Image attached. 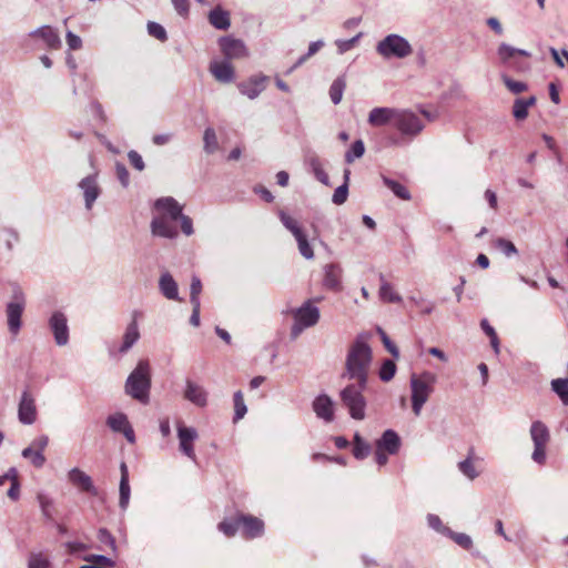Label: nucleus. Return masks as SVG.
<instances>
[{"label": "nucleus", "mask_w": 568, "mask_h": 568, "mask_svg": "<svg viewBox=\"0 0 568 568\" xmlns=\"http://www.w3.org/2000/svg\"><path fill=\"white\" fill-rule=\"evenodd\" d=\"M278 217L284 227L292 233L295 241L297 242L300 254L306 260H312L314 257V251L307 240L305 231L303 230L298 221L292 217L285 211H280Z\"/></svg>", "instance_id": "obj_7"}, {"label": "nucleus", "mask_w": 568, "mask_h": 568, "mask_svg": "<svg viewBox=\"0 0 568 568\" xmlns=\"http://www.w3.org/2000/svg\"><path fill=\"white\" fill-rule=\"evenodd\" d=\"M209 21L214 28L219 30H226L231 26L229 12L222 10L221 8H215L210 12Z\"/></svg>", "instance_id": "obj_33"}, {"label": "nucleus", "mask_w": 568, "mask_h": 568, "mask_svg": "<svg viewBox=\"0 0 568 568\" xmlns=\"http://www.w3.org/2000/svg\"><path fill=\"white\" fill-rule=\"evenodd\" d=\"M437 376L430 371H423L419 374L412 373L409 377L412 409L415 416H419L424 405L434 393Z\"/></svg>", "instance_id": "obj_3"}, {"label": "nucleus", "mask_w": 568, "mask_h": 568, "mask_svg": "<svg viewBox=\"0 0 568 568\" xmlns=\"http://www.w3.org/2000/svg\"><path fill=\"white\" fill-rule=\"evenodd\" d=\"M458 469L470 480H474L478 476V473L476 471L470 458H466L465 460L458 463Z\"/></svg>", "instance_id": "obj_53"}, {"label": "nucleus", "mask_w": 568, "mask_h": 568, "mask_svg": "<svg viewBox=\"0 0 568 568\" xmlns=\"http://www.w3.org/2000/svg\"><path fill=\"white\" fill-rule=\"evenodd\" d=\"M396 373V364L392 359H385L379 369V378L383 382L393 379Z\"/></svg>", "instance_id": "obj_49"}, {"label": "nucleus", "mask_w": 568, "mask_h": 568, "mask_svg": "<svg viewBox=\"0 0 568 568\" xmlns=\"http://www.w3.org/2000/svg\"><path fill=\"white\" fill-rule=\"evenodd\" d=\"M321 317V313L313 301L304 302L298 308L293 311L294 323L291 328V336L298 337L302 332L308 327L315 326Z\"/></svg>", "instance_id": "obj_6"}, {"label": "nucleus", "mask_w": 568, "mask_h": 568, "mask_svg": "<svg viewBox=\"0 0 568 568\" xmlns=\"http://www.w3.org/2000/svg\"><path fill=\"white\" fill-rule=\"evenodd\" d=\"M178 221H180L181 230L186 236H190L194 233L193 222H192L191 217L182 214V216Z\"/></svg>", "instance_id": "obj_62"}, {"label": "nucleus", "mask_w": 568, "mask_h": 568, "mask_svg": "<svg viewBox=\"0 0 568 568\" xmlns=\"http://www.w3.org/2000/svg\"><path fill=\"white\" fill-rule=\"evenodd\" d=\"M106 425L115 433H121L128 425L129 419L123 413H115L106 418Z\"/></svg>", "instance_id": "obj_37"}, {"label": "nucleus", "mask_w": 568, "mask_h": 568, "mask_svg": "<svg viewBox=\"0 0 568 568\" xmlns=\"http://www.w3.org/2000/svg\"><path fill=\"white\" fill-rule=\"evenodd\" d=\"M551 389L558 395L561 403L568 406V379L556 378L551 381Z\"/></svg>", "instance_id": "obj_38"}, {"label": "nucleus", "mask_w": 568, "mask_h": 568, "mask_svg": "<svg viewBox=\"0 0 568 568\" xmlns=\"http://www.w3.org/2000/svg\"><path fill=\"white\" fill-rule=\"evenodd\" d=\"M119 493H120L119 506L122 510H125L129 506L130 496H131V488L129 485V479L120 480Z\"/></svg>", "instance_id": "obj_46"}, {"label": "nucleus", "mask_w": 568, "mask_h": 568, "mask_svg": "<svg viewBox=\"0 0 568 568\" xmlns=\"http://www.w3.org/2000/svg\"><path fill=\"white\" fill-rule=\"evenodd\" d=\"M371 445L366 442L362 445H353V455L356 459H364L371 454Z\"/></svg>", "instance_id": "obj_60"}, {"label": "nucleus", "mask_w": 568, "mask_h": 568, "mask_svg": "<svg viewBox=\"0 0 568 568\" xmlns=\"http://www.w3.org/2000/svg\"><path fill=\"white\" fill-rule=\"evenodd\" d=\"M369 333H361L349 345L345 367L346 375L357 381L361 387H366L368 371L373 361L372 348L368 345Z\"/></svg>", "instance_id": "obj_1"}, {"label": "nucleus", "mask_w": 568, "mask_h": 568, "mask_svg": "<svg viewBox=\"0 0 568 568\" xmlns=\"http://www.w3.org/2000/svg\"><path fill=\"white\" fill-rule=\"evenodd\" d=\"M38 416L36 399L29 389L21 393L18 403V419L23 425H32Z\"/></svg>", "instance_id": "obj_13"}, {"label": "nucleus", "mask_w": 568, "mask_h": 568, "mask_svg": "<svg viewBox=\"0 0 568 568\" xmlns=\"http://www.w3.org/2000/svg\"><path fill=\"white\" fill-rule=\"evenodd\" d=\"M536 103V98L516 99L513 106V115L516 120H524L528 115V108Z\"/></svg>", "instance_id": "obj_34"}, {"label": "nucleus", "mask_w": 568, "mask_h": 568, "mask_svg": "<svg viewBox=\"0 0 568 568\" xmlns=\"http://www.w3.org/2000/svg\"><path fill=\"white\" fill-rule=\"evenodd\" d=\"M28 568H51V556L48 551H31L28 556Z\"/></svg>", "instance_id": "obj_32"}, {"label": "nucleus", "mask_w": 568, "mask_h": 568, "mask_svg": "<svg viewBox=\"0 0 568 568\" xmlns=\"http://www.w3.org/2000/svg\"><path fill=\"white\" fill-rule=\"evenodd\" d=\"M365 145L362 140H356L351 149L345 153V162L353 163L356 159H359L364 155Z\"/></svg>", "instance_id": "obj_44"}, {"label": "nucleus", "mask_w": 568, "mask_h": 568, "mask_svg": "<svg viewBox=\"0 0 568 568\" xmlns=\"http://www.w3.org/2000/svg\"><path fill=\"white\" fill-rule=\"evenodd\" d=\"M364 388L357 383V385L346 386L341 392L343 405L348 409L351 417L358 420L365 418L366 400L362 394Z\"/></svg>", "instance_id": "obj_8"}, {"label": "nucleus", "mask_w": 568, "mask_h": 568, "mask_svg": "<svg viewBox=\"0 0 568 568\" xmlns=\"http://www.w3.org/2000/svg\"><path fill=\"white\" fill-rule=\"evenodd\" d=\"M312 407L317 418L325 423H332L334 420L335 405L328 395L322 394L315 397L312 403Z\"/></svg>", "instance_id": "obj_21"}, {"label": "nucleus", "mask_w": 568, "mask_h": 568, "mask_svg": "<svg viewBox=\"0 0 568 568\" xmlns=\"http://www.w3.org/2000/svg\"><path fill=\"white\" fill-rule=\"evenodd\" d=\"M427 524L432 529H434L435 531L443 536H447L450 531V528L445 526L437 515L428 514Z\"/></svg>", "instance_id": "obj_48"}, {"label": "nucleus", "mask_w": 568, "mask_h": 568, "mask_svg": "<svg viewBox=\"0 0 568 568\" xmlns=\"http://www.w3.org/2000/svg\"><path fill=\"white\" fill-rule=\"evenodd\" d=\"M98 539L101 544L109 546L113 551L115 550V539L105 528H100L98 531Z\"/></svg>", "instance_id": "obj_58"}, {"label": "nucleus", "mask_w": 568, "mask_h": 568, "mask_svg": "<svg viewBox=\"0 0 568 568\" xmlns=\"http://www.w3.org/2000/svg\"><path fill=\"white\" fill-rule=\"evenodd\" d=\"M394 126L402 135L413 139L423 131L425 123L414 112L398 109Z\"/></svg>", "instance_id": "obj_11"}, {"label": "nucleus", "mask_w": 568, "mask_h": 568, "mask_svg": "<svg viewBox=\"0 0 568 568\" xmlns=\"http://www.w3.org/2000/svg\"><path fill=\"white\" fill-rule=\"evenodd\" d=\"M159 290L161 294L171 301H181L179 296V286L170 272L164 271L159 278Z\"/></svg>", "instance_id": "obj_26"}, {"label": "nucleus", "mask_w": 568, "mask_h": 568, "mask_svg": "<svg viewBox=\"0 0 568 568\" xmlns=\"http://www.w3.org/2000/svg\"><path fill=\"white\" fill-rule=\"evenodd\" d=\"M398 109L379 106L368 113L367 122L373 126H383L390 122L395 123Z\"/></svg>", "instance_id": "obj_24"}, {"label": "nucleus", "mask_w": 568, "mask_h": 568, "mask_svg": "<svg viewBox=\"0 0 568 568\" xmlns=\"http://www.w3.org/2000/svg\"><path fill=\"white\" fill-rule=\"evenodd\" d=\"M268 77L258 74L252 75L246 81H242L237 84L241 94L247 97L250 100L256 99L264 90Z\"/></svg>", "instance_id": "obj_20"}, {"label": "nucleus", "mask_w": 568, "mask_h": 568, "mask_svg": "<svg viewBox=\"0 0 568 568\" xmlns=\"http://www.w3.org/2000/svg\"><path fill=\"white\" fill-rule=\"evenodd\" d=\"M128 159L134 169H136L138 171L144 170L145 164H144V161L139 152H136L134 150L129 151Z\"/></svg>", "instance_id": "obj_61"}, {"label": "nucleus", "mask_w": 568, "mask_h": 568, "mask_svg": "<svg viewBox=\"0 0 568 568\" xmlns=\"http://www.w3.org/2000/svg\"><path fill=\"white\" fill-rule=\"evenodd\" d=\"M242 535L247 539L261 537L264 532V523L251 515H240Z\"/></svg>", "instance_id": "obj_23"}, {"label": "nucleus", "mask_w": 568, "mask_h": 568, "mask_svg": "<svg viewBox=\"0 0 568 568\" xmlns=\"http://www.w3.org/2000/svg\"><path fill=\"white\" fill-rule=\"evenodd\" d=\"M209 69L219 82L231 83L235 79L234 68L229 60L212 61Z\"/></svg>", "instance_id": "obj_25"}, {"label": "nucleus", "mask_w": 568, "mask_h": 568, "mask_svg": "<svg viewBox=\"0 0 568 568\" xmlns=\"http://www.w3.org/2000/svg\"><path fill=\"white\" fill-rule=\"evenodd\" d=\"M116 178L123 187H128L130 184V173L125 165L121 162L115 163Z\"/></svg>", "instance_id": "obj_56"}, {"label": "nucleus", "mask_w": 568, "mask_h": 568, "mask_svg": "<svg viewBox=\"0 0 568 568\" xmlns=\"http://www.w3.org/2000/svg\"><path fill=\"white\" fill-rule=\"evenodd\" d=\"M26 306L24 291L18 284H12L10 300L6 304L7 325L12 336H17L22 327V314Z\"/></svg>", "instance_id": "obj_4"}, {"label": "nucleus", "mask_w": 568, "mask_h": 568, "mask_svg": "<svg viewBox=\"0 0 568 568\" xmlns=\"http://www.w3.org/2000/svg\"><path fill=\"white\" fill-rule=\"evenodd\" d=\"M29 36L41 38L44 44L50 49H59L61 47L59 33L50 26H42L31 31Z\"/></svg>", "instance_id": "obj_28"}, {"label": "nucleus", "mask_w": 568, "mask_h": 568, "mask_svg": "<svg viewBox=\"0 0 568 568\" xmlns=\"http://www.w3.org/2000/svg\"><path fill=\"white\" fill-rule=\"evenodd\" d=\"M140 338L139 326L135 320L128 324L122 344L119 348L121 354H125Z\"/></svg>", "instance_id": "obj_30"}, {"label": "nucleus", "mask_w": 568, "mask_h": 568, "mask_svg": "<svg viewBox=\"0 0 568 568\" xmlns=\"http://www.w3.org/2000/svg\"><path fill=\"white\" fill-rule=\"evenodd\" d=\"M204 151L209 154L219 149L217 136L213 128H206L203 134Z\"/></svg>", "instance_id": "obj_41"}, {"label": "nucleus", "mask_w": 568, "mask_h": 568, "mask_svg": "<svg viewBox=\"0 0 568 568\" xmlns=\"http://www.w3.org/2000/svg\"><path fill=\"white\" fill-rule=\"evenodd\" d=\"M494 244L507 257L518 253L515 244L506 239L498 237L495 240Z\"/></svg>", "instance_id": "obj_50"}, {"label": "nucleus", "mask_w": 568, "mask_h": 568, "mask_svg": "<svg viewBox=\"0 0 568 568\" xmlns=\"http://www.w3.org/2000/svg\"><path fill=\"white\" fill-rule=\"evenodd\" d=\"M48 444H49V437L47 435H40L32 440L30 447H32L37 452L43 453V450L45 449Z\"/></svg>", "instance_id": "obj_64"}, {"label": "nucleus", "mask_w": 568, "mask_h": 568, "mask_svg": "<svg viewBox=\"0 0 568 568\" xmlns=\"http://www.w3.org/2000/svg\"><path fill=\"white\" fill-rule=\"evenodd\" d=\"M67 43L70 50H79L82 47V40L72 31L67 32Z\"/></svg>", "instance_id": "obj_63"}, {"label": "nucleus", "mask_w": 568, "mask_h": 568, "mask_svg": "<svg viewBox=\"0 0 568 568\" xmlns=\"http://www.w3.org/2000/svg\"><path fill=\"white\" fill-rule=\"evenodd\" d=\"M48 325L53 334L58 346H65L69 343V326L65 314L61 311H54L49 317Z\"/></svg>", "instance_id": "obj_12"}, {"label": "nucleus", "mask_w": 568, "mask_h": 568, "mask_svg": "<svg viewBox=\"0 0 568 568\" xmlns=\"http://www.w3.org/2000/svg\"><path fill=\"white\" fill-rule=\"evenodd\" d=\"M183 396L186 400H189L190 403L197 407H205L207 405L209 394L206 389L200 384L193 382L192 379L185 381Z\"/></svg>", "instance_id": "obj_22"}, {"label": "nucleus", "mask_w": 568, "mask_h": 568, "mask_svg": "<svg viewBox=\"0 0 568 568\" xmlns=\"http://www.w3.org/2000/svg\"><path fill=\"white\" fill-rule=\"evenodd\" d=\"M324 45V42L322 40L311 42L308 45V51L306 54L302 55L297 61L296 65H302L304 62H306L312 55H314L316 52H318Z\"/></svg>", "instance_id": "obj_57"}, {"label": "nucleus", "mask_w": 568, "mask_h": 568, "mask_svg": "<svg viewBox=\"0 0 568 568\" xmlns=\"http://www.w3.org/2000/svg\"><path fill=\"white\" fill-rule=\"evenodd\" d=\"M151 389V369L148 361H140L136 367L128 376L124 392L133 399L148 404Z\"/></svg>", "instance_id": "obj_2"}, {"label": "nucleus", "mask_w": 568, "mask_h": 568, "mask_svg": "<svg viewBox=\"0 0 568 568\" xmlns=\"http://www.w3.org/2000/svg\"><path fill=\"white\" fill-rule=\"evenodd\" d=\"M346 88V80L344 77L336 78L329 87V98L334 104L342 101L344 90Z\"/></svg>", "instance_id": "obj_36"}, {"label": "nucleus", "mask_w": 568, "mask_h": 568, "mask_svg": "<svg viewBox=\"0 0 568 568\" xmlns=\"http://www.w3.org/2000/svg\"><path fill=\"white\" fill-rule=\"evenodd\" d=\"M2 232L6 235L4 244L8 251H12L14 245L20 242V233L14 227H3Z\"/></svg>", "instance_id": "obj_51"}, {"label": "nucleus", "mask_w": 568, "mask_h": 568, "mask_svg": "<svg viewBox=\"0 0 568 568\" xmlns=\"http://www.w3.org/2000/svg\"><path fill=\"white\" fill-rule=\"evenodd\" d=\"M148 32L151 37L160 41H165L168 39L166 31L160 23L149 22Z\"/></svg>", "instance_id": "obj_54"}, {"label": "nucleus", "mask_w": 568, "mask_h": 568, "mask_svg": "<svg viewBox=\"0 0 568 568\" xmlns=\"http://www.w3.org/2000/svg\"><path fill=\"white\" fill-rule=\"evenodd\" d=\"M529 434L534 444L531 459L542 465L546 462V448L550 440L549 429L541 420H535L530 425Z\"/></svg>", "instance_id": "obj_9"}, {"label": "nucleus", "mask_w": 568, "mask_h": 568, "mask_svg": "<svg viewBox=\"0 0 568 568\" xmlns=\"http://www.w3.org/2000/svg\"><path fill=\"white\" fill-rule=\"evenodd\" d=\"M68 480L80 491L87 493L91 496L99 495V489L95 487L91 476L78 467L71 468L68 471Z\"/></svg>", "instance_id": "obj_18"}, {"label": "nucleus", "mask_w": 568, "mask_h": 568, "mask_svg": "<svg viewBox=\"0 0 568 568\" xmlns=\"http://www.w3.org/2000/svg\"><path fill=\"white\" fill-rule=\"evenodd\" d=\"M500 78H501L504 84L506 85V88L514 94L523 93L528 89V87L525 82L513 80L510 77H508L505 73H503L500 75Z\"/></svg>", "instance_id": "obj_45"}, {"label": "nucleus", "mask_w": 568, "mask_h": 568, "mask_svg": "<svg viewBox=\"0 0 568 568\" xmlns=\"http://www.w3.org/2000/svg\"><path fill=\"white\" fill-rule=\"evenodd\" d=\"M362 36H363V33L359 32L355 37H353L348 40H341V39L336 40L335 44L337 47L338 53L343 54V53L349 51L352 48H354L357 44V42L359 41V39L362 38Z\"/></svg>", "instance_id": "obj_52"}, {"label": "nucleus", "mask_w": 568, "mask_h": 568, "mask_svg": "<svg viewBox=\"0 0 568 568\" xmlns=\"http://www.w3.org/2000/svg\"><path fill=\"white\" fill-rule=\"evenodd\" d=\"M376 51L384 59H405L413 53V47L404 37L392 33L382 39Z\"/></svg>", "instance_id": "obj_5"}, {"label": "nucleus", "mask_w": 568, "mask_h": 568, "mask_svg": "<svg viewBox=\"0 0 568 568\" xmlns=\"http://www.w3.org/2000/svg\"><path fill=\"white\" fill-rule=\"evenodd\" d=\"M150 229L152 235L163 239L173 240L179 235L176 222L164 215L154 214Z\"/></svg>", "instance_id": "obj_15"}, {"label": "nucleus", "mask_w": 568, "mask_h": 568, "mask_svg": "<svg viewBox=\"0 0 568 568\" xmlns=\"http://www.w3.org/2000/svg\"><path fill=\"white\" fill-rule=\"evenodd\" d=\"M78 187L81 190L84 200V206L88 211L93 207L94 202L101 194V187L98 183V174H90L83 178Z\"/></svg>", "instance_id": "obj_17"}, {"label": "nucleus", "mask_w": 568, "mask_h": 568, "mask_svg": "<svg viewBox=\"0 0 568 568\" xmlns=\"http://www.w3.org/2000/svg\"><path fill=\"white\" fill-rule=\"evenodd\" d=\"M305 164L311 169L314 176L324 185H329V178L322 166L320 158L315 153L307 154Z\"/></svg>", "instance_id": "obj_31"}, {"label": "nucleus", "mask_w": 568, "mask_h": 568, "mask_svg": "<svg viewBox=\"0 0 568 568\" xmlns=\"http://www.w3.org/2000/svg\"><path fill=\"white\" fill-rule=\"evenodd\" d=\"M221 51L226 60L242 59L248 55L247 48L241 39L222 37L219 40Z\"/></svg>", "instance_id": "obj_16"}, {"label": "nucleus", "mask_w": 568, "mask_h": 568, "mask_svg": "<svg viewBox=\"0 0 568 568\" xmlns=\"http://www.w3.org/2000/svg\"><path fill=\"white\" fill-rule=\"evenodd\" d=\"M497 55L500 63L516 72H525L529 70V64L518 60V57H530V53L523 49H517L507 43H500L497 49Z\"/></svg>", "instance_id": "obj_10"}, {"label": "nucleus", "mask_w": 568, "mask_h": 568, "mask_svg": "<svg viewBox=\"0 0 568 568\" xmlns=\"http://www.w3.org/2000/svg\"><path fill=\"white\" fill-rule=\"evenodd\" d=\"M378 334L381 335L382 342L385 346V348L395 357L397 358L399 356V351L397 346L389 339L387 334L382 329L378 328Z\"/></svg>", "instance_id": "obj_59"}, {"label": "nucleus", "mask_w": 568, "mask_h": 568, "mask_svg": "<svg viewBox=\"0 0 568 568\" xmlns=\"http://www.w3.org/2000/svg\"><path fill=\"white\" fill-rule=\"evenodd\" d=\"M348 195V185L343 183L334 191L332 201L336 205H342L346 202Z\"/></svg>", "instance_id": "obj_55"}, {"label": "nucleus", "mask_w": 568, "mask_h": 568, "mask_svg": "<svg viewBox=\"0 0 568 568\" xmlns=\"http://www.w3.org/2000/svg\"><path fill=\"white\" fill-rule=\"evenodd\" d=\"M324 280L323 284L326 288L332 291H339L342 288V273L343 270L338 264L331 263L323 267Z\"/></svg>", "instance_id": "obj_27"}, {"label": "nucleus", "mask_w": 568, "mask_h": 568, "mask_svg": "<svg viewBox=\"0 0 568 568\" xmlns=\"http://www.w3.org/2000/svg\"><path fill=\"white\" fill-rule=\"evenodd\" d=\"M21 455L23 458L29 459L31 464L37 468H41L45 463V457L43 453L37 452L30 446L24 448Z\"/></svg>", "instance_id": "obj_42"}, {"label": "nucleus", "mask_w": 568, "mask_h": 568, "mask_svg": "<svg viewBox=\"0 0 568 568\" xmlns=\"http://www.w3.org/2000/svg\"><path fill=\"white\" fill-rule=\"evenodd\" d=\"M381 280V287H379V297L384 302H390V303H399L402 301V297L394 292L392 285L385 280L384 275H379Z\"/></svg>", "instance_id": "obj_35"}, {"label": "nucleus", "mask_w": 568, "mask_h": 568, "mask_svg": "<svg viewBox=\"0 0 568 568\" xmlns=\"http://www.w3.org/2000/svg\"><path fill=\"white\" fill-rule=\"evenodd\" d=\"M219 530L226 537H233L240 529V515L234 518L224 519L219 524Z\"/></svg>", "instance_id": "obj_39"}, {"label": "nucleus", "mask_w": 568, "mask_h": 568, "mask_svg": "<svg viewBox=\"0 0 568 568\" xmlns=\"http://www.w3.org/2000/svg\"><path fill=\"white\" fill-rule=\"evenodd\" d=\"M454 540L458 546L464 549H470L473 547V539L469 535L465 532H456L450 529L449 534L446 536Z\"/></svg>", "instance_id": "obj_47"}, {"label": "nucleus", "mask_w": 568, "mask_h": 568, "mask_svg": "<svg viewBox=\"0 0 568 568\" xmlns=\"http://www.w3.org/2000/svg\"><path fill=\"white\" fill-rule=\"evenodd\" d=\"M400 438L396 432L387 429L383 433L382 437L376 442V448L385 450L389 455H394L399 450Z\"/></svg>", "instance_id": "obj_29"}, {"label": "nucleus", "mask_w": 568, "mask_h": 568, "mask_svg": "<svg viewBox=\"0 0 568 568\" xmlns=\"http://www.w3.org/2000/svg\"><path fill=\"white\" fill-rule=\"evenodd\" d=\"M155 214L164 215L175 222L183 214V206L172 196L160 197L154 202Z\"/></svg>", "instance_id": "obj_19"}, {"label": "nucleus", "mask_w": 568, "mask_h": 568, "mask_svg": "<svg viewBox=\"0 0 568 568\" xmlns=\"http://www.w3.org/2000/svg\"><path fill=\"white\" fill-rule=\"evenodd\" d=\"M384 184L392 190V192L402 200H409L410 193L409 191L399 182L383 176Z\"/></svg>", "instance_id": "obj_40"}, {"label": "nucleus", "mask_w": 568, "mask_h": 568, "mask_svg": "<svg viewBox=\"0 0 568 568\" xmlns=\"http://www.w3.org/2000/svg\"><path fill=\"white\" fill-rule=\"evenodd\" d=\"M199 434L194 427L185 426L182 423L178 425L179 448L183 455L193 462L196 460L193 443Z\"/></svg>", "instance_id": "obj_14"}, {"label": "nucleus", "mask_w": 568, "mask_h": 568, "mask_svg": "<svg viewBox=\"0 0 568 568\" xmlns=\"http://www.w3.org/2000/svg\"><path fill=\"white\" fill-rule=\"evenodd\" d=\"M234 399V422H239L242 419L245 414L247 413V407L244 403L243 393L241 390H237L234 393L233 396Z\"/></svg>", "instance_id": "obj_43"}]
</instances>
